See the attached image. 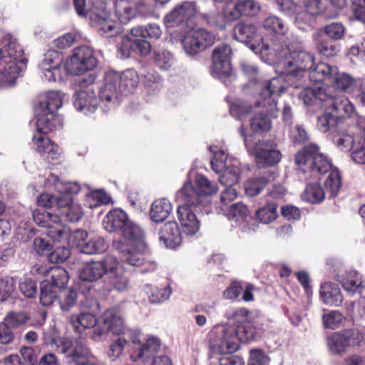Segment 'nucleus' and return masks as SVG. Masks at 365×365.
Masks as SVG:
<instances>
[{
  "instance_id": "39448f33",
  "label": "nucleus",
  "mask_w": 365,
  "mask_h": 365,
  "mask_svg": "<svg viewBox=\"0 0 365 365\" xmlns=\"http://www.w3.org/2000/svg\"><path fill=\"white\" fill-rule=\"evenodd\" d=\"M267 104V101L258 97L255 106L252 108L247 102L241 100H237L230 105V114L238 120H242L247 114L254 112L255 115L251 118L250 126L255 132H267L272 127L269 116H275L277 110V101H275V108L273 110L269 109Z\"/></svg>"
},
{
  "instance_id": "0eeeda50",
  "label": "nucleus",
  "mask_w": 365,
  "mask_h": 365,
  "mask_svg": "<svg viewBox=\"0 0 365 365\" xmlns=\"http://www.w3.org/2000/svg\"><path fill=\"white\" fill-rule=\"evenodd\" d=\"M322 0H277L282 12L294 16V24L300 30L312 25L314 17L322 11Z\"/></svg>"
},
{
  "instance_id": "4468645a",
  "label": "nucleus",
  "mask_w": 365,
  "mask_h": 365,
  "mask_svg": "<svg viewBox=\"0 0 365 365\" xmlns=\"http://www.w3.org/2000/svg\"><path fill=\"white\" fill-rule=\"evenodd\" d=\"M40 68L48 81L66 83L68 78V58L65 59L58 51H48Z\"/></svg>"
},
{
  "instance_id": "bf43d9fd",
  "label": "nucleus",
  "mask_w": 365,
  "mask_h": 365,
  "mask_svg": "<svg viewBox=\"0 0 365 365\" xmlns=\"http://www.w3.org/2000/svg\"><path fill=\"white\" fill-rule=\"evenodd\" d=\"M154 63L162 70L169 69L173 63V57L170 52L164 48H158L154 51Z\"/></svg>"
},
{
  "instance_id": "412c9836",
  "label": "nucleus",
  "mask_w": 365,
  "mask_h": 365,
  "mask_svg": "<svg viewBox=\"0 0 365 365\" xmlns=\"http://www.w3.org/2000/svg\"><path fill=\"white\" fill-rule=\"evenodd\" d=\"M193 173H188L187 180L182 187L175 195V200L180 203L178 207H185L200 210V212L208 213L210 209L202 195L196 190L192 184Z\"/></svg>"
},
{
  "instance_id": "20e7f679",
  "label": "nucleus",
  "mask_w": 365,
  "mask_h": 365,
  "mask_svg": "<svg viewBox=\"0 0 365 365\" xmlns=\"http://www.w3.org/2000/svg\"><path fill=\"white\" fill-rule=\"evenodd\" d=\"M125 240H114L113 247L121 255V260L129 267L140 268V272L147 273L156 269V264L145 258L147 249L144 240V232H140Z\"/></svg>"
},
{
  "instance_id": "052dcab7",
  "label": "nucleus",
  "mask_w": 365,
  "mask_h": 365,
  "mask_svg": "<svg viewBox=\"0 0 365 365\" xmlns=\"http://www.w3.org/2000/svg\"><path fill=\"white\" fill-rule=\"evenodd\" d=\"M324 184L326 190L329 193V196L334 197L338 194L341 186V177L336 168L329 171V176Z\"/></svg>"
},
{
  "instance_id": "e433bc0d",
  "label": "nucleus",
  "mask_w": 365,
  "mask_h": 365,
  "mask_svg": "<svg viewBox=\"0 0 365 365\" xmlns=\"http://www.w3.org/2000/svg\"><path fill=\"white\" fill-rule=\"evenodd\" d=\"M277 173L274 171H268L264 175L258 178H252L245 183V191L247 195L255 197L259 194L265 185L274 180Z\"/></svg>"
},
{
  "instance_id": "13d9d810",
  "label": "nucleus",
  "mask_w": 365,
  "mask_h": 365,
  "mask_svg": "<svg viewBox=\"0 0 365 365\" xmlns=\"http://www.w3.org/2000/svg\"><path fill=\"white\" fill-rule=\"evenodd\" d=\"M325 197V192L318 183H310L307 185L303 194V199L310 203H319Z\"/></svg>"
},
{
  "instance_id": "338daca9",
  "label": "nucleus",
  "mask_w": 365,
  "mask_h": 365,
  "mask_svg": "<svg viewBox=\"0 0 365 365\" xmlns=\"http://www.w3.org/2000/svg\"><path fill=\"white\" fill-rule=\"evenodd\" d=\"M242 16H253L260 10L259 4L255 0H238Z\"/></svg>"
},
{
  "instance_id": "f257e3e1",
  "label": "nucleus",
  "mask_w": 365,
  "mask_h": 365,
  "mask_svg": "<svg viewBox=\"0 0 365 365\" xmlns=\"http://www.w3.org/2000/svg\"><path fill=\"white\" fill-rule=\"evenodd\" d=\"M267 32L263 36L268 44L267 55L277 61L278 71L292 81L302 79L313 64L314 54L303 49L302 42L289 36V27L277 16H269L262 21Z\"/></svg>"
},
{
  "instance_id": "774afa93",
  "label": "nucleus",
  "mask_w": 365,
  "mask_h": 365,
  "mask_svg": "<svg viewBox=\"0 0 365 365\" xmlns=\"http://www.w3.org/2000/svg\"><path fill=\"white\" fill-rule=\"evenodd\" d=\"M269 359L264 351L260 349L250 351L248 365H268Z\"/></svg>"
},
{
  "instance_id": "1a4fd4ad",
  "label": "nucleus",
  "mask_w": 365,
  "mask_h": 365,
  "mask_svg": "<svg viewBox=\"0 0 365 365\" xmlns=\"http://www.w3.org/2000/svg\"><path fill=\"white\" fill-rule=\"evenodd\" d=\"M295 163L304 173H310L309 176L313 178L334 169L329 159L319 151L317 145L307 146L299 151L295 157Z\"/></svg>"
},
{
  "instance_id": "a211bd4d",
  "label": "nucleus",
  "mask_w": 365,
  "mask_h": 365,
  "mask_svg": "<svg viewBox=\"0 0 365 365\" xmlns=\"http://www.w3.org/2000/svg\"><path fill=\"white\" fill-rule=\"evenodd\" d=\"M364 339V333L357 329H348L333 333L327 338L329 351L334 354H342L349 347L359 346Z\"/></svg>"
},
{
  "instance_id": "473e14b6",
  "label": "nucleus",
  "mask_w": 365,
  "mask_h": 365,
  "mask_svg": "<svg viewBox=\"0 0 365 365\" xmlns=\"http://www.w3.org/2000/svg\"><path fill=\"white\" fill-rule=\"evenodd\" d=\"M35 113L37 132L47 133L61 129L63 126L62 118L53 111L46 112L40 109V110H35Z\"/></svg>"
},
{
  "instance_id": "72a5a7b5",
  "label": "nucleus",
  "mask_w": 365,
  "mask_h": 365,
  "mask_svg": "<svg viewBox=\"0 0 365 365\" xmlns=\"http://www.w3.org/2000/svg\"><path fill=\"white\" fill-rule=\"evenodd\" d=\"M182 235L176 222H168L161 227L160 243L166 248L174 249L181 243Z\"/></svg>"
},
{
  "instance_id": "f8f14e48",
  "label": "nucleus",
  "mask_w": 365,
  "mask_h": 365,
  "mask_svg": "<svg viewBox=\"0 0 365 365\" xmlns=\"http://www.w3.org/2000/svg\"><path fill=\"white\" fill-rule=\"evenodd\" d=\"M235 327L227 324L215 325L208 334L210 350L215 354L232 353L238 349Z\"/></svg>"
},
{
  "instance_id": "a19ab883",
  "label": "nucleus",
  "mask_w": 365,
  "mask_h": 365,
  "mask_svg": "<svg viewBox=\"0 0 365 365\" xmlns=\"http://www.w3.org/2000/svg\"><path fill=\"white\" fill-rule=\"evenodd\" d=\"M62 96L58 92L48 91L43 98L36 105L35 110L51 112L56 113L57 110L62 106Z\"/></svg>"
},
{
  "instance_id": "864d4df0",
  "label": "nucleus",
  "mask_w": 365,
  "mask_h": 365,
  "mask_svg": "<svg viewBox=\"0 0 365 365\" xmlns=\"http://www.w3.org/2000/svg\"><path fill=\"white\" fill-rule=\"evenodd\" d=\"M114 8L115 16L122 24H128L135 16V10L128 1H115Z\"/></svg>"
},
{
  "instance_id": "4d7b16f0",
  "label": "nucleus",
  "mask_w": 365,
  "mask_h": 365,
  "mask_svg": "<svg viewBox=\"0 0 365 365\" xmlns=\"http://www.w3.org/2000/svg\"><path fill=\"white\" fill-rule=\"evenodd\" d=\"M134 36H141L143 38L148 37L151 38H158L162 31L159 25L156 24H149L146 26H138L130 31Z\"/></svg>"
},
{
  "instance_id": "c9c22d12",
  "label": "nucleus",
  "mask_w": 365,
  "mask_h": 365,
  "mask_svg": "<svg viewBox=\"0 0 365 365\" xmlns=\"http://www.w3.org/2000/svg\"><path fill=\"white\" fill-rule=\"evenodd\" d=\"M319 294L323 303L328 306L339 307L344 299L339 287L332 282L322 283Z\"/></svg>"
},
{
  "instance_id": "5fc2aeb1",
  "label": "nucleus",
  "mask_w": 365,
  "mask_h": 365,
  "mask_svg": "<svg viewBox=\"0 0 365 365\" xmlns=\"http://www.w3.org/2000/svg\"><path fill=\"white\" fill-rule=\"evenodd\" d=\"M277 208L276 203L273 202H268L264 206L259 208L255 213L259 222L269 224L275 220L278 216Z\"/></svg>"
},
{
  "instance_id": "423d86ee",
  "label": "nucleus",
  "mask_w": 365,
  "mask_h": 365,
  "mask_svg": "<svg viewBox=\"0 0 365 365\" xmlns=\"http://www.w3.org/2000/svg\"><path fill=\"white\" fill-rule=\"evenodd\" d=\"M2 42L5 47L12 46L13 56L4 58V64L0 69V88L4 89L13 87L16 83L17 78L26 69V61L23 57L24 51L16 39L11 34H6Z\"/></svg>"
},
{
  "instance_id": "7c9ffc66",
  "label": "nucleus",
  "mask_w": 365,
  "mask_h": 365,
  "mask_svg": "<svg viewBox=\"0 0 365 365\" xmlns=\"http://www.w3.org/2000/svg\"><path fill=\"white\" fill-rule=\"evenodd\" d=\"M91 19L93 25L97 27L99 34L103 36L112 37L121 32L120 26L110 19L108 11L95 13V14H92Z\"/></svg>"
},
{
  "instance_id": "2f4dec72",
  "label": "nucleus",
  "mask_w": 365,
  "mask_h": 365,
  "mask_svg": "<svg viewBox=\"0 0 365 365\" xmlns=\"http://www.w3.org/2000/svg\"><path fill=\"white\" fill-rule=\"evenodd\" d=\"M336 279L344 290L355 294L365 287V277L355 270H348L336 274Z\"/></svg>"
},
{
  "instance_id": "ddd939ff",
  "label": "nucleus",
  "mask_w": 365,
  "mask_h": 365,
  "mask_svg": "<svg viewBox=\"0 0 365 365\" xmlns=\"http://www.w3.org/2000/svg\"><path fill=\"white\" fill-rule=\"evenodd\" d=\"M102 225L109 232H120L122 239L125 240L136 235L139 236L143 230L133 221L130 220L128 215L121 209H113L104 217Z\"/></svg>"
},
{
  "instance_id": "ea45409f",
  "label": "nucleus",
  "mask_w": 365,
  "mask_h": 365,
  "mask_svg": "<svg viewBox=\"0 0 365 365\" xmlns=\"http://www.w3.org/2000/svg\"><path fill=\"white\" fill-rule=\"evenodd\" d=\"M356 126L364 135V139L352 146L351 158L358 165H365V117H359Z\"/></svg>"
},
{
  "instance_id": "603ef678",
  "label": "nucleus",
  "mask_w": 365,
  "mask_h": 365,
  "mask_svg": "<svg viewBox=\"0 0 365 365\" xmlns=\"http://www.w3.org/2000/svg\"><path fill=\"white\" fill-rule=\"evenodd\" d=\"M346 318L337 310H327L322 315V322L325 328L336 329L345 326Z\"/></svg>"
},
{
  "instance_id": "dca6fc26",
  "label": "nucleus",
  "mask_w": 365,
  "mask_h": 365,
  "mask_svg": "<svg viewBox=\"0 0 365 365\" xmlns=\"http://www.w3.org/2000/svg\"><path fill=\"white\" fill-rule=\"evenodd\" d=\"M52 281H43L41 284L40 302L43 306H49L57 298V291L60 289L62 295L66 299L68 298V292L62 290L68 282V274L65 269L61 268H51Z\"/></svg>"
},
{
  "instance_id": "4be33fe9",
  "label": "nucleus",
  "mask_w": 365,
  "mask_h": 365,
  "mask_svg": "<svg viewBox=\"0 0 365 365\" xmlns=\"http://www.w3.org/2000/svg\"><path fill=\"white\" fill-rule=\"evenodd\" d=\"M220 210L232 222V226L237 227L242 232L250 234L258 230V225L250 215L249 210L245 204L242 202L232 204L226 212L222 206Z\"/></svg>"
},
{
  "instance_id": "5701e85b",
  "label": "nucleus",
  "mask_w": 365,
  "mask_h": 365,
  "mask_svg": "<svg viewBox=\"0 0 365 365\" xmlns=\"http://www.w3.org/2000/svg\"><path fill=\"white\" fill-rule=\"evenodd\" d=\"M232 48L227 44L215 48L212 52L211 75L226 83V79L232 78Z\"/></svg>"
},
{
  "instance_id": "2eb2a0df",
  "label": "nucleus",
  "mask_w": 365,
  "mask_h": 365,
  "mask_svg": "<svg viewBox=\"0 0 365 365\" xmlns=\"http://www.w3.org/2000/svg\"><path fill=\"white\" fill-rule=\"evenodd\" d=\"M33 217L36 224L49 229L48 235L55 241L68 240V234L66 223L68 222V213L62 216L59 214H51L48 212L35 210Z\"/></svg>"
},
{
  "instance_id": "37998d69",
  "label": "nucleus",
  "mask_w": 365,
  "mask_h": 365,
  "mask_svg": "<svg viewBox=\"0 0 365 365\" xmlns=\"http://www.w3.org/2000/svg\"><path fill=\"white\" fill-rule=\"evenodd\" d=\"M189 173H193L192 184H195L198 188V192L202 195L205 201L206 197L215 194L218 190L216 182L210 181L205 175L190 171Z\"/></svg>"
},
{
  "instance_id": "6e6552de",
  "label": "nucleus",
  "mask_w": 365,
  "mask_h": 365,
  "mask_svg": "<svg viewBox=\"0 0 365 365\" xmlns=\"http://www.w3.org/2000/svg\"><path fill=\"white\" fill-rule=\"evenodd\" d=\"M209 149L213 155L211 168L216 173L220 174V183L222 185H235L242 173L239 160L229 156L225 147L213 145Z\"/></svg>"
},
{
  "instance_id": "f3484780",
  "label": "nucleus",
  "mask_w": 365,
  "mask_h": 365,
  "mask_svg": "<svg viewBox=\"0 0 365 365\" xmlns=\"http://www.w3.org/2000/svg\"><path fill=\"white\" fill-rule=\"evenodd\" d=\"M235 38L246 44L255 53L267 55L268 44L261 35V29L252 24L239 23L234 28Z\"/></svg>"
},
{
  "instance_id": "c756f323",
  "label": "nucleus",
  "mask_w": 365,
  "mask_h": 365,
  "mask_svg": "<svg viewBox=\"0 0 365 365\" xmlns=\"http://www.w3.org/2000/svg\"><path fill=\"white\" fill-rule=\"evenodd\" d=\"M46 134L41 132L34 134L32 138L33 147L41 157L48 161L57 160L61 156V150L58 146L53 143Z\"/></svg>"
},
{
  "instance_id": "4c0bfd02",
  "label": "nucleus",
  "mask_w": 365,
  "mask_h": 365,
  "mask_svg": "<svg viewBox=\"0 0 365 365\" xmlns=\"http://www.w3.org/2000/svg\"><path fill=\"white\" fill-rule=\"evenodd\" d=\"M119 92L124 96L131 93L139 83V75L134 69H128L121 74L117 72Z\"/></svg>"
},
{
  "instance_id": "bb28decb",
  "label": "nucleus",
  "mask_w": 365,
  "mask_h": 365,
  "mask_svg": "<svg viewBox=\"0 0 365 365\" xmlns=\"http://www.w3.org/2000/svg\"><path fill=\"white\" fill-rule=\"evenodd\" d=\"M327 108L343 124L342 118L344 117L356 118L358 120L360 116L355 112L354 106L351 101L344 96H332L328 94V98L324 102Z\"/></svg>"
},
{
  "instance_id": "f704fd0d",
  "label": "nucleus",
  "mask_w": 365,
  "mask_h": 365,
  "mask_svg": "<svg viewBox=\"0 0 365 365\" xmlns=\"http://www.w3.org/2000/svg\"><path fill=\"white\" fill-rule=\"evenodd\" d=\"M113 269L106 277L107 284L114 290L120 292L126 291L129 287V280L124 274L125 269L123 264L115 257Z\"/></svg>"
},
{
  "instance_id": "a878e982",
  "label": "nucleus",
  "mask_w": 365,
  "mask_h": 365,
  "mask_svg": "<svg viewBox=\"0 0 365 365\" xmlns=\"http://www.w3.org/2000/svg\"><path fill=\"white\" fill-rule=\"evenodd\" d=\"M115 257L106 256L103 260L91 262L84 265L80 272L79 276L82 281L93 282L101 279L103 276L107 277L108 272L113 269Z\"/></svg>"
},
{
  "instance_id": "9d476101",
  "label": "nucleus",
  "mask_w": 365,
  "mask_h": 365,
  "mask_svg": "<svg viewBox=\"0 0 365 365\" xmlns=\"http://www.w3.org/2000/svg\"><path fill=\"white\" fill-rule=\"evenodd\" d=\"M241 137L247 151L255 155L258 167L270 166L277 164L282 158L280 151L277 148V145L269 140L259 141L252 147L251 144L252 135H247L245 128L242 125L239 128Z\"/></svg>"
},
{
  "instance_id": "aec40b11",
  "label": "nucleus",
  "mask_w": 365,
  "mask_h": 365,
  "mask_svg": "<svg viewBox=\"0 0 365 365\" xmlns=\"http://www.w3.org/2000/svg\"><path fill=\"white\" fill-rule=\"evenodd\" d=\"M98 64L94 50L88 46L73 49L70 55V74L83 75L94 69Z\"/></svg>"
},
{
  "instance_id": "a18cd8bd",
  "label": "nucleus",
  "mask_w": 365,
  "mask_h": 365,
  "mask_svg": "<svg viewBox=\"0 0 365 365\" xmlns=\"http://www.w3.org/2000/svg\"><path fill=\"white\" fill-rule=\"evenodd\" d=\"M312 37L316 48L321 55L331 57L339 51V46L326 39L320 31L313 34Z\"/></svg>"
},
{
  "instance_id": "58836bf2",
  "label": "nucleus",
  "mask_w": 365,
  "mask_h": 365,
  "mask_svg": "<svg viewBox=\"0 0 365 365\" xmlns=\"http://www.w3.org/2000/svg\"><path fill=\"white\" fill-rule=\"evenodd\" d=\"M173 210V205L167 198L155 200L150 208V217L154 222L159 223L165 220Z\"/></svg>"
},
{
  "instance_id": "b1692460",
  "label": "nucleus",
  "mask_w": 365,
  "mask_h": 365,
  "mask_svg": "<svg viewBox=\"0 0 365 365\" xmlns=\"http://www.w3.org/2000/svg\"><path fill=\"white\" fill-rule=\"evenodd\" d=\"M117 72L109 71L105 76V84L99 91L101 107L104 113L115 109L121 102L123 96L119 90H117L116 79Z\"/></svg>"
},
{
  "instance_id": "680f3d73",
  "label": "nucleus",
  "mask_w": 365,
  "mask_h": 365,
  "mask_svg": "<svg viewBox=\"0 0 365 365\" xmlns=\"http://www.w3.org/2000/svg\"><path fill=\"white\" fill-rule=\"evenodd\" d=\"M108 247L104 238L96 237L88 240V243L83 246V253L86 255L100 254L105 252Z\"/></svg>"
},
{
  "instance_id": "6e6d98bb",
  "label": "nucleus",
  "mask_w": 365,
  "mask_h": 365,
  "mask_svg": "<svg viewBox=\"0 0 365 365\" xmlns=\"http://www.w3.org/2000/svg\"><path fill=\"white\" fill-rule=\"evenodd\" d=\"M145 86L152 91L158 92L161 88V78L158 73L151 68H143L140 72Z\"/></svg>"
},
{
  "instance_id": "393cba45",
  "label": "nucleus",
  "mask_w": 365,
  "mask_h": 365,
  "mask_svg": "<svg viewBox=\"0 0 365 365\" xmlns=\"http://www.w3.org/2000/svg\"><path fill=\"white\" fill-rule=\"evenodd\" d=\"M215 36L203 29L192 30L180 39L183 49L188 56H195L214 43Z\"/></svg>"
},
{
  "instance_id": "e2e57ef3",
  "label": "nucleus",
  "mask_w": 365,
  "mask_h": 365,
  "mask_svg": "<svg viewBox=\"0 0 365 365\" xmlns=\"http://www.w3.org/2000/svg\"><path fill=\"white\" fill-rule=\"evenodd\" d=\"M118 336V337L111 343L108 351V356L111 361L118 359L122 355L123 351L128 344V341L125 338L120 336Z\"/></svg>"
},
{
  "instance_id": "c03bdc74",
  "label": "nucleus",
  "mask_w": 365,
  "mask_h": 365,
  "mask_svg": "<svg viewBox=\"0 0 365 365\" xmlns=\"http://www.w3.org/2000/svg\"><path fill=\"white\" fill-rule=\"evenodd\" d=\"M328 98V93L324 88H310L306 86L299 94V99L302 101L307 106L314 104L317 101L325 102Z\"/></svg>"
},
{
  "instance_id": "0e129e2a",
  "label": "nucleus",
  "mask_w": 365,
  "mask_h": 365,
  "mask_svg": "<svg viewBox=\"0 0 365 365\" xmlns=\"http://www.w3.org/2000/svg\"><path fill=\"white\" fill-rule=\"evenodd\" d=\"M88 242V233L86 230L78 229L70 233V242L79 252L83 253V246Z\"/></svg>"
},
{
  "instance_id": "f03ea898",
  "label": "nucleus",
  "mask_w": 365,
  "mask_h": 365,
  "mask_svg": "<svg viewBox=\"0 0 365 365\" xmlns=\"http://www.w3.org/2000/svg\"><path fill=\"white\" fill-rule=\"evenodd\" d=\"M103 327L112 334L128 337L132 344L130 358L133 361L146 360L157 353L160 348V340L150 336L145 342L141 340L143 333L138 328L125 326L120 311L116 308L106 310L101 317Z\"/></svg>"
},
{
  "instance_id": "8fccbe9b",
  "label": "nucleus",
  "mask_w": 365,
  "mask_h": 365,
  "mask_svg": "<svg viewBox=\"0 0 365 365\" xmlns=\"http://www.w3.org/2000/svg\"><path fill=\"white\" fill-rule=\"evenodd\" d=\"M356 84V80L350 75L339 72L337 69V74L333 78L329 86L336 90L343 91L347 93L351 92Z\"/></svg>"
},
{
  "instance_id": "7ed1b4c3",
  "label": "nucleus",
  "mask_w": 365,
  "mask_h": 365,
  "mask_svg": "<svg viewBox=\"0 0 365 365\" xmlns=\"http://www.w3.org/2000/svg\"><path fill=\"white\" fill-rule=\"evenodd\" d=\"M242 69L250 81L247 87L253 91L254 94L267 101V105L269 109L275 108V97L281 95L289 86H298L302 83L303 78L300 80L292 81L288 77L278 71L277 63L276 71L279 76L272 78L269 81H262L257 78L258 67L249 62H243L241 64ZM266 106V104H264Z\"/></svg>"
},
{
  "instance_id": "c85d7f7f",
  "label": "nucleus",
  "mask_w": 365,
  "mask_h": 365,
  "mask_svg": "<svg viewBox=\"0 0 365 365\" xmlns=\"http://www.w3.org/2000/svg\"><path fill=\"white\" fill-rule=\"evenodd\" d=\"M200 212L197 209L178 207L177 218L180 225L182 234L185 236H193L200 230V222L197 213Z\"/></svg>"
},
{
  "instance_id": "09e8293b",
  "label": "nucleus",
  "mask_w": 365,
  "mask_h": 365,
  "mask_svg": "<svg viewBox=\"0 0 365 365\" xmlns=\"http://www.w3.org/2000/svg\"><path fill=\"white\" fill-rule=\"evenodd\" d=\"M331 135L332 136L333 143L339 150L344 152L351 150L352 146L357 143L344 130L343 124L337 129L336 133H333Z\"/></svg>"
},
{
  "instance_id": "6ab92c4d",
  "label": "nucleus",
  "mask_w": 365,
  "mask_h": 365,
  "mask_svg": "<svg viewBox=\"0 0 365 365\" xmlns=\"http://www.w3.org/2000/svg\"><path fill=\"white\" fill-rule=\"evenodd\" d=\"M94 79L89 77L80 83V89L73 96V105L79 112L86 115L93 113L98 108L99 102L96 98L93 86Z\"/></svg>"
},
{
  "instance_id": "9b49d317",
  "label": "nucleus",
  "mask_w": 365,
  "mask_h": 365,
  "mask_svg": "<svg viewBox=\"0 0 365 365\" xmlns=\"http://www.w3.org/2000/svg\"><path fill=\"white\" fill-rule=\"evenodd\" d=\"M201 15L200 9L194 1H183L177 4L164 17L163 22L168 29H190Z\"/></svg>"
},
{
  "instance_id": "69168bd1",
  "label": "nucleus",
  "mask_w": 365,
  "mask_h": 365,
  "mask_svg": "<svg viewBox=\"0 0 365 365\" xmlns=\"http://www.w3.org/2000/svg\"><path fill=\"white\" fill-rule=\"evenodd\" d=\"M15 282L9 277H0V300L8 299L15 290Z\"/></svg>"
},
{
  "instance_id": "79ce46f5",
  "label": "nucleus",
  "mask_w": 365,
  "mask_h": 365,
  "mask_svg": "<svg viewBox=\"0 0 365 365\" xmlns=\"http://www.w3.org/2000/svg\"><path fill=\"white\" fill-rule=\"evenodd\" d=\"M43 341L57 351L66 354L68 349V340L59 336V331L55 327L50 328L43 334Z\"/></svg>"
},
{
  "instance_id": "3c124183",
  "label": "nucleus",
  "mask_w": 365,
  "mask_h": 365,
  "mask_svg": "<svg viewBox=\"0 0 365 365\" xmlns=\"http://www.w3.org/2000/svg\"><path fill=\"white\" fill-rule=\"evenodd\" d=\"M86 205L91 209L108 205L112 202L110 195L102 189L92 190L86 194Z\"/></svg>"
},
{
  "instance_id": "de8ad7c7",
  "label": "nucleus",
  "mask_w": 365,
  "mask_h": 365,
  "mask_svg": "<svg viewBox=\"0 0 365 365\" xmlns=\"http://www.w3.org/2000/svg\"><path fill=\"white\" fill-rule=\"evenodd\" d=\"M235 334L237 344L238 341L250 342L260 336L259 330L250 322H245L235 327Z\"/></svg>"
},
{
  "instance_id": "49530a36",
  "label": "nucleus",
  "mask_w": 365,
  "mask_h": 365,
  "mask_svg": "<svg viewBox=\"0 0 365 365\" xmlns=\"http://www.w3.org/2000/svg\"><path fill=\"white\" fill-rule=\"evenodd\" d=\"M339 120L329 109L325 108L324 113L318 117L317 127L320 131L329 133L331 135L333 133H336L342 125Z\"/></svg>"
},
{
  "instance_id": "cd10ccee",
  "label": "nucleus",
  "mask_w": 365,
  "mask_h": 365,
  "mask_svg": "<svg viewBox=\"0 0 365 365\" xmlns=\"http://www.w3.org/2000/svg\"><path fill=\"white\" fill-rule=\"evenodd\" d=\"M314 64V59L313 60V64L309 68L302 83L298 86H293L294 88H299L305 85L307 78L309 77L311 81L315 83H322L327 86H329L334 76L337 74L338 67L336 66H331L327 63H319L313 69H311Z\"/></svg>"
}]
</instances>
